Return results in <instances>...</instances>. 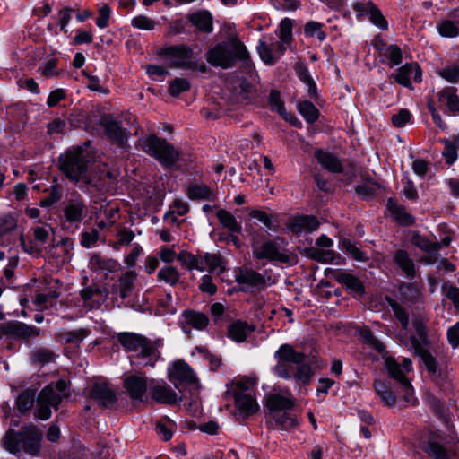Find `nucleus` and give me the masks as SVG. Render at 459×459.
I'll return each instance as SVG.
<instances>
[{
	"instance_id": "9",
	"label": "nucleus",
	"mask_w": 459,
	"mask_h": 459,
	"mask_svg": "<svg viewBox=\"0 0 459 459\" xmlns=\"http://www.w3.org/2000/svg\"><path fill=\"white\" fill-rule=\"evenodd\" d=\"M116 176L105 164L98 165L91 171L87 170L78 187L83 190H89L90 187L98 192L108 191L110 186L115 182Z\"/></svg>"
},
{
	"instance_id": "23",
	"label": "nucleus",
	"mask_w": 459,
	"mask_h": 459,
	"mask_svg": "<svg viewBox=\"0 0 459 459\" xmlns=\"http://www.w3.org/2000/svg\"><path fill=\"white\" fill-rule=\"evenodd\" d=\"M152 398L159 403L172 405L178 401L177 393L166 382L151 385Z\"/></svg>"
},
{
	"instance_id": "27",
	"label": "nucleus",
	"mask_w": 459,
	"mask_h": 459,
	"mask_svg": "<svg viewBox=\"0 0 459 459\" xmlns=\"http://www.w3.org/2000/svg\"><path fill=\"white\" fill-rule=\"evenodd\" d=\"M90 331L86 328L76 330H60L55 333V340L62 344H74L79 346L80 343L89 335Z\"/></svg>"
},
{
	"instance_id": "26",
	"label": "nucleus",
	"mask_w": 459,
	"mask_h": 459,
	"mask_svg": "<svg viewBox=\"0 0 459 459\" xmlns=\"http://www.w3.org/2000/svg\"><path fill=\"white\" fill-rule=\"evenodd\" d=\"M456 92L455 87L446 86L437 93L438 101L446 107L447 113L451 115L459 114V97Z\"/></svg>"
},
{
	"instance_id": "13",
	"label": "nucleus",
	"mask_w": 459,
	"mask_h": 459,
	"mask_svg": "<svg viewBox=\"0 0 459 459\" xmlns=\"http://www.w3.org/2000/svg\"><path fill=\"white\" fill-rule=\"evenodd\" d=\"M237 390L235 391V404L238 411L244 417H248L249 415L257 411L259 406L255 400L254 399L252 394L248 391L247 384L242 381H239L236 384Z\"/></svg>"
},
{
	"instance_id": "32",
	"label": "nucleus",
	"mask_w": 459,
	"mask_h": 459,
	"mask_svg": "<svg viewBox=\"0 0 459 459\" xmlns=\"http://www.w3.org/2000/svg\"><path fill=\"white\" fill-rule=\"evenodd\" d=\"M411 347L414 350L415 353L422 359L429 373L431 375L436 374V359L427 351L426 346L420 345V343L415 338H412Z\"/></svg>"
},
{
	"instance_id": "46",
	"label": "nucleus",
	"mask_w": 459,
	"mask_h": 459,
	"mask_svg": "<svg viewBox=\"0 0 459 459\" xmlns=\"http://www.w3.org/2000/svg\"><path fill=\"white\" fill-rule=\"evenodd\" d=\"M427 319L421 316H415L412 320V325L415 330L417 336H411L410 342H411V339L415 338L420 345L426 346L427 344Z\"/></svg>"
},
{
	"instance_id": "8",
	"label": "nucleus",
	"mask_w": 459,
	"mask_h": 459,
	"mask_svg": "<svg viewBox=\"0 0 459 459\" xmlns=\"http://www.w3.org/2000/svg\"><path fill=\"white\" fill-rule=\"evenodd\" d=\"M274 357L277 359L273 367V373L281 378L290 379L294 375L296 364H301L305 361L306 355L295 351L290 344H282L275 351Z\"/></svg>"
},
{
	"instance_id": "45",
	"label": "nucleus",
	"mask_w": 459,
	"mask_h": 459,
	"mask_svg": "<svg viewBox=\"0 0 459 459\" xmlns=\"http://www.w3.org/2000/svg\"><path fill=\"white\" fill-rule=\"evenodd\" d=\"M385 301L391 307L395 318L400 322L403 329L407 330L409 326V315L406 309L390 297H386Z\"/></svg>"
},
{
	"instance_id": "28",
	"label": "nucleus",
	"mask_w": 459,
	"mask_h": 459,
	"mask_svg": "<svg viewBox=\"0 0 459 459\" xmlns=\"http://www.w3.org/2000/svg\"><path fill=\"white\" fill-rule=\"evenodd\" d=\"M315 157L325 169L332 173L342 172L343 167L334 154L319 149L315 152Z\"/></svg>"
},
{
	"instance_id": "3",
	"label": "nucleus",
	"mask_w": 459,
	"mask_h": 459,
	"mask_svg": "<svg viewBox=\"0 0 459 459\" xmlns=\"http://www.w3.org/2000/svg\"><path fill=\"white\" fill-rule=\"evenodd\" d=\"M41 438L42 433L39 429L33 424H29L18 432L9 429L2 442L4 447L12 454H16L22 448L24 452L36 455L39 452Z\"/></svg>"
},
{
	"instance_id": "1",
	"label": "nucleus",
	"mask_w": 459,
	"mask_h": 459,
	"mask_svg": "<svg viewBox=\"0 0 459 459\" xmlns=\"http://www.w3.org/2000/svg\"><path fill=\"white\" fill-rule=\"evenodd\" d=\"M205 57L211 65L222 69L234 66L238 60L244 62L246 65L250 62L247 48L236 36L215 44L206 52Z\"/></svg>"
},
{
	"instance_id": "40",
	"label": "nucleus",
	"mask_w": 459,
	"mask_h": 459,
	"mask_svg": "<svg viewBox=\"0 0 459 459\" xmlns=\"http://www.w3.org/2000/svg\"><path fill=\"white\" fill-rule=\"evenodd\" d=\"M36 389L28 388L22 391L16 399V406L22 414L29 412L35 402Z\"/></svg>"
},
{
	"instance_id": "43",
	"label": "nucleus",
	"mask_w": 459,
	"mask_h": 459,
	"mask_svg": "<svg viewBox=\"0 0 459 459\" xmlns=\"http://www.w3.org/2000/svg\"><path fill=\"white\" fill-rule=\"evenodd\" d=\"M57 357L58 355L53 350L41 347L31 352L30 360L32 363L45 365L54 362Z\"/></svg>"
},
{
	"instance_id": "2",
	"label": "nucleus",
	"mask_w": 459,
	"mask_h": 459,
	"mask_svg": "<svg viewBox=\"0 0 459 459\" xmlns=\"http://www.w3.org/2000/svg\"><path fill=\"white\" fill-rule=\"evenodd\" d=\"M136 148L165 168H171L179 160L181 154L179 150L167 139L159 137L155 134L141 136L136 143Z\"/></svg>"
},
{
	"instance_id": "20",
	"label": "nucleus",
	"mask_w": 459,
	"mask_h": 459,
	"mask_svg": "<svg viewBox=\"0 0 459 459\" xmlns=\"http://www.w3.org/2000/svg\"><path fill=\"white\" fill-rule=\"evenodd\" d=\"M89 268L91 272L107 276L109 273H116L120 269V264L99 253L91 255L89 261Z\"/></svg>"
},
{
	"instance_id": "4",
	"label": "nucleus",
	"mask_w": 459,
	"mask_h": 459,
	"mask_svg": "<svg viewBox=\"0 0 459 459\" xmlns=\"http://www.w3.org/2000/svg\"><path fill=\"white\" fill-rule=\"evenodd\" d=\"M283 238H265L263 234L255 233L251 238V249L254 258L269 262L290 263L291 253L284 247Z\"/></svg>"
},
{
	"instance_id": "38",
	"label": "nucleus",
	"mask_w": 459,
	"mask_h": 459,
	"mask_svg": "<svg viewBox=\"0 0 459 459\" xmlns=\"http://www.w3.org/2000/svg\"><path fill=\"white\" fill-rule=\"evenodd\" d=\"M411 243L427 253H436L441 248V243H438L437 240H430L428 237L422 236L418 232L412 235Z\"/></svg>"
},
{
	"instance_id": "11",
	"label": "nucleus",
	"mask_w": 459,
	"mask_h": 459,
	"mask_svg": "<svg viewBox=\"0 0 459 459\" xmlns=\"http://www.w3.org/2000/svg\"><path fill=\"white\" fill-rule=\"evenodd\" d=\"M1 332L6 336L24 342H29L41 333L40 328L20 321H9L3 324Z\"/></svg>"
},
{
	"instance_id": "56",
	"label": "nucleus",
	"mask_w": 459,
	"mask_h": 459,
	"mask_svg": "<svg viewBox=\"0 0 459 459\" xmlns=\"http://www.w3.org/2000/svg\"><path fill=\"white\" fill-rule=\"evenodd\" d=\"M369 7L370 10L368 16L370 22L383 30H387L388 22L382 14L381 11L377 8V6L375 4H370Z\"/></svg>"
},
{
	"instance_id": "53",
	"label": "nucleus",
	"mask_w": 459,
	"mask_h": 459,
	"mask_svg": "<svg viewBox=\"0 0 459 459\" xmlns=\"http://www.w3.org/2000/svg\"><path fill=\"white\" fill-rule=\"evenodd\" d=\"M204 260L210 273L220 274L225 270L223 259L218 254H205Z\"/></svg>"
},
{
	"instance_id": "36",
	"label": "nucleus",
	"mask_w": 459,
	"mask_h": 459,
	"mask_svg": "<svg viewBox=\"0 0 459 459\" xmlns=\"http://www.w3.org/2000/svg\"><path fill=\"white\" fill-rule=\"evenodd\" d=\"M233 87L234 101L247 102L252 85L244 78H236L231 82Z\"/></svg>"
},
{
	"instance_id": "25",
	"label": "nucleus",
	"mask_w": 459,
	"mask_h": 459,
	"mask_svg": "<svg viewBox=\"0 0 459 459\" xmlns=\"http://www.w3.org/2000/svg\"><path fill=\"white\" fill-rule=\"evenodd\" d=\"M124 387L131 399L142 401L147 390V381L143 377L130 376L125 379Z\"/></svg>"
},
{
	"instance_id": "7",
	"label": "nucleus",
	"mask_w": 459,
	"mask_h": 459,
	"mask_svg": "<svg viewBox=\"0 0 459 459\" xmlns=\"http://www.w3.org/2000/svg\"><path fill=\"white\" fill-rule=\"evenodd\" d=\"M60 170L77 186L82 181L88 170V160L81 147L69 149L59 157Z\"/></svg>"
},
{
	"instance_id": "54",
	"label": "nucleus",
	"mask_w": 459,
	"mask_h": 459,
	"mask_svg": "<svg viewBox=\"0 0 459 459\" xmlns=\"http://www.w3.org/2000/svg\"><path fill=\"white\" fill-rule=\"evenodd\" d=\"M313 374L311 366L303 361L301 364H296L292 377L306 385L310 382Z\"/></svg>"
},
{
	"instance_id": "12",
	"label": "nucleus",
	"mask_w": 459,
	"mask_h": 459,
	"mask_svg": "<svg viewBox=\"0 0 459 459\" xmlns=\"http://www.w3.org/2000/svg\"><path fill=\"white\" fill-rule=\"evenodd\" d=\"M385 366L389 376L394 379L400 385L401 392L403 393V399L406 403L414 404L416 398L412 385L405 376V371L401 368V365L393 358L385 359Z\"/></svg>"
},
{
	"instance_id": "35",
	"label": "nucleus",
	"mask_w": 459,
	"mask_h": 459,
	"mask_svg": "<svg viewBox=\"0 0 459 459\" xmlns=\"http://www.w3.org/2000/svg\"><path fill=\"white\" fill-rule=\"evenodd\" d=\"M187 195L191 200H208L216 199L215 193L206 185L192 184L187 188Z\"/></svg>"
},
{
	"instance_id": "62",
	"label": "nucleus",
	"mask_w": 459,
	"mask_h": 459,
	"mask_svg": "<svg viewBox=\"0 0 459 459\" xmlns=\"http://www.w3.org/2000/svg\"><path fill=\"white\" fill-rule=\"evenodd\" d=\"M269 104L273 110L277 111L286 120L288 119L287 113L285 111L283 102L281 100V95L278 91L273 90L269 95Z\"/></svg>"
},
{
	"instance_id": "21",
	"label": "nucleus",
	"mask_w": 459,
	"mask_h": 459,
	"mask_svg": "<svg viewBox=\"0 0 459 459\" xmlns=\"http://www.w3.org/2000/svg\"><path fill=\"white\" fill-rule=\"evenodd\" d=\"M392 77L394 78L397 83L404 87L411 88V78H413L416 82L421 81V70L418 64L408 63L397 69L396 72L392 74Z\"/></svg>"
},
{
	"instance_id": "34",
	"label": "nucleus",
	"mask_w": 459,
	"mask_h": 459,
	"mask_svg": "<svg viewBox=\"0 0 459 459\" xmlns=\"http://www.w3.org/2000/svg\"><path fill=\"white\" fill-rule=\"evenodd\" d=\"M266 405L274 413L291 409L294 406V401L291 398L273 394L268 396Z\"/></svg>"
},
{
	"instance_id": "41",
	"label": "nucleus",
	"mask_w": 459,
	"mask_h": 459,
	"mask_svg": "<svg viewBox=\"0 0 459 459\" xmlns=\"http://www.w3.org/2000/svg\"><path fill=\"white\" fill-rule=\"evenodd\" d=\"M220 223L230 231L239 233L241 231V225L237 221L235 216L225 209H220L216 214Z\"/></svg>"
},
{
	"instance_id": "16",
	"label": "nucleus",
	"mask_w": 459,
	"mask_h": 459,
	"mask_svg": "<svg viewBox=\"0 0 459 459\" xmlns=\"http://www.w3.org/2000/svg\"><path fill=\"white\" fill-rule=\"evenodd\" d=\"M161 55L171 57L168 65L172 68L186 69L187 65L193 58V50L191 48L179 45L167 48L161 51Z\"/></svg>"
},
{
	"instance_id": "55",
	"label": "nucleus",
	"mask_w": 459,
	"mask_h": 459,
	"mask_svg": "<svg viewBox=\"0 0 459 459\" xmlns=\"http://www.w3.org/2000/svg\"><path fill=\"white\" fill-rule=\"evenodd\" d=\"M440 142L444 144L442 156L444 157L446 164L452 165L458 158L456 146L447 138L441 139Z\"/></svg>"
},
{
	"instance_id": "64",
	"label": "nucleus",
	"mask_w": 459,
	"mask_h": 459,
	"mask_svg": "<svg viewBox=\"0 0 459 459\" xmlns=\"http://www.w3.org/2000/svg\"><path fill=\"white\" fill-rule=\"evenodd\" d=\"M279 38L282 43L289 44L292 39V22L289 18L283 19L279 25Z\"/></svg>"
},
{
	"instance_id": "58",
	"label": "nucleus",
	"mask_w": 459,
	"mask_h": 459,
	"mask_svg": "<svg viewBox=\"0 0 459 459\" xmlns=\"http://www.w3.org/2000/svg\"><path fill=\"white\" fill-rule=\"evenodd\" d=\"M131 25L134 28L143 30H153L157 22L146 15H138L131 21Z\"/></svg>"
},
{
	"instance_id": "31",
	"label": "nucleus",
	"mask_w": 459,
	"mask_h": 459,
	"mask_svg": "<svg viewBox=\"0 0 459 459\" xmlns=\"http://www.w3.org/2000/svg\"><path fill=\"white\" fill-rule=\"evenodd\" d=\"M394 262L406 274L412 279L415 276V265L408 252L403 249H397L394 252Z\"/></svg>"
},
{
	"instance_id": "48",
	"label": "nucleus",
	"mask_w": 459,
	"mask_h": 459,
	"mask_svg": "<svg viewBox=\"0 0 459 459\" xmlns=\"http://www.w3.org/2000/svg\"><path fill=\"white\" fill-rule=\"evenodd\" d=\"M298 108L299 113L307 123L312 124L318 119L319 111L312 102L308 100L301 101L299 103Z\"/></svg>"
},
{
	"instance_id": "61",
	"label": "nucleus",
	"mask_w": 459,
	"mask_h": 459,
	"mask_svg": "<svg viewBox=\"0 0 459 459\" xmlns=\"http://www.w3.org/2000/svg\"><path fill=\"white\" fill-rule=\"evenodd\" d=\"M273 418L275 420L277 424L285 429L292 428L297 425L296 418L286 411L273 413Z\"/></svg>"
},
{
	"instance_id": "42",
	"label": "nucleus",
	"mask_w": 459,
	"mask_h": 459,
	"mask_svg": "<svg viewBox=\"0 0 459 459\" xmlns=\"http://www.w3.org/2000/svg\"><path fill=\"white\" fill-rule=\"evenodd\" d=\"M388 207L398 223L402 225H411L414 222L413 217L406 212L405 208L402 205H398L392 198L388 199Z\"/></svg>"
},
{
	"instance_id": "44",
	"label": "nucleus",
	"mask_w": 459,
	"mask_h": 459,
	"mask_svg": "<svg viewBox=\"0 0 459 459\" xmlns=\"http://www.w3.org/2000/svg\"><path fill=\"white\" fill-rule=\"evenodd\" d=\"M425 452L434 459H452L455 455L437 441H429L425 448Z\"/></svg>"
},
{
	"instance_id": "47",
	"label": "nucleus",
	"mask_w": 459,
	"mask_h": 459,
	"mask_svg": "<svg viewBox=\"0 0 459 459\" xmlns=\"http://www.w3.org/2000/svg\"><path fill=\"white\" fill-rule=\"evenodd\" d=\"M157 277L160 281L174 286L178 282L180 274L176 267L168 265L158 272Z\"/></svg>"
},
{
	"instance_id": "49",
	"label": "nucleus",
	"mask_w": 459,
	"mask_h": 459,
	"mask_svg": "<svg viewBox=\"0 0 459 459\" xmlns=\"http://www.w3.org/2000/svg\"><path fill=\"white\" fill-rule=\"evenodd\" d=\"M399 292L405 301L417 303L420 301L421 293L419 288L412 283H403L399 288Z\"/></svg>"
},
{
	"instance_id": "39",
	"label": "nucleus",
	"mask_w": 459,
	"mask_h": 459,
	"mask_svg": "<svg viewBox=\"0 0 459 459\" xmlns=\"http://www.w3.org/2000/svg\"><path fill=\"white\" fill-rule=\"evenodd\" d=\"M186 324L196 330H204L209 324V318L201 312L186 310L183 313Z\"/></svg>"
},
{
	"instance_id": "29",
	"label": "nucleus",
	"mask_w": 459,
	"mask_h": 459,
	"mask_svg": "<svg viewBox=\"0 0 459 459\" xmlns=\"http://www.w3.org/2000/svg\"><path fill=\"white\" fill-rule=\"evenodd\" d=\"M188 21L199 30L211 33L213 30L212 14L205 10H200L187 16Z\"/></svg>"
},
{
	"instance_id": "60",
	"label": "nucleus",
	"mask_w": 459,
	"mask_h": 459,
	"mask_svg": "<svg viewBox=\"0 0 459 459\" xmlns=\"http://www.w3.org/2000/svg\"><path fill=\"white\" fill-rule=\"evenodd\" d=\"M189 212V205L182 200L176 199L169 206V210L165 213L164 218L169 219V216L177 214L178 216H184Z\"/></svg>"
},
{
	"instance_id": "24",
	"label": "nucleus",
	"mask_w": 459,
	"mask_h": 459,
	"mask_svg": "<svg viewBox=\"0 0 459 459\" xmlns=\"http://www.w3.org/2000/svg\"><path fill=\"white\" fill-rule=\"evenodd\" d=\"M334 280L344 286L354 297H362L365 293L363 282L355 275L342 271L334 273Z\"/></svg>"
},
{
	"instance_id": "50",
	"label": "nucleus",
	"mask_w": 459,
	"mask_h": 459,
	"mask_svg": "<svg viewBox=\"0 0 459 459\" xmlns=\"http://www.w3.org/2000/svg\"><path fill=\"white\" fill-rule=\"evenodd\" d=\"M437 74L451 84L459 83V66L456 64L446 65L445 67L438 69Z\"/></svg>"
},
{
	"instance_id": "18",
	"label": "nucleus",
	"mask_w": 459,
	"mask_h": 459,
	"mask_svg": "<svg viewBox=\"0 0 459 459\" xmlns=\"http://www.w3.org/2000/svg\"><path fill=\"white\" fill-rule=\"evenodd\" d=\"M101 126L105 134L117 146L123 148L128 141V133L122 128L120 123L111 117H104L101 119Z\"/></svg>"
},
{
	"instance_id": "51",
	"label": "nucleus",
	"mask_w": 459,
	"mask_h": 459,
	"mask_svg": "<svg viewBox=\"0 0 459 459\" xmlns=\"http://www.w3.org/2000/svg\"><path fill=\"white\" fill-rule=\"evenodd\" d=\"M307 255L320 263H331L333 261L335 254L332 250H323L318 247H310L307 250Z\"/></svg>"
},
{
	"instance_id": "37",
	"label": "nucleus",
	"mask_w": 459,
	"mask_h": 459,
	"mask_svg": "<svg viewBox=\"0 0 459 459\" xmlns=\"http://www.w3.org/2000/svg\"><path fill=\"white\" fill-rule=\"evenodd\" d=\"M102 290L98 285H90L83 288L80 291V295L83 300V307L88 310L98 309L100 307L99 301L93 300L95 296L101 295Z\"/></svg>"
},
{
	"instance_id": "14",
	"label": "nucleus",
	"mask_w": 459,
	"mask_h": 459,
	"mask_svg": "<svg viewBox=\"0 0 459 459\" xmlns=\"http://www.w3.org/2000/svg\"><path fill=\"white\" fill-rule=\"evenodd\" d=\"M381 61L386 63L390 67L396 66L402 63L403 53L401 48L397 45H388L380 37H376L372 42Z\"/></svg>"
},
{
	"instance_id": "17",
	"label": "nucleus",
	"mask_w": 459,
	"mask_h": 459,
	"mask_svg": "<svg viewBox=\"0 0 459 459\" xmlns=\"http://www.w3.org/2000/svg\"><path fill=\"white\" fill-rule=\"evenodd\" d=\"M235 278L237 283L245 285L244 290H261L266 285L265 276L248 267L238 268Z\"/></svg>"
},
{
	"instance_id": "57",
	"label": "nucleus",
	"mask_w": 459,
	"mask_h": 459,
	"mask_svg": "<svg viewBox=\"0 0 459 459\" xmlns=\"http://www.w3.org/2000/svg\"><path fill=\"white\" fill-rule=\"evenodd\" d=\"M323 24L315 21L307 22L304 26V33L307 37H316L319 41H324L326 38L322 30Z\"/></svg>"
},
{
	"instance_id": "59",
	"label": "nucleus",
	"mask_w": 459,
	"mask_h": 459,
	"mask_svg": "<svg viewBox=\"0 0 459 459\" xmlns=\"http://www.w3.org/2000/svg\"><path fill=\"white\" fill-rule=\"evenodd\" d=\"M190 89V82L185 78H175L169 86V92L172 96H178L180 93Z\"/></svg>"
},
{
	"instance_id": "22",
	"label": "nucleus",
	"mask_w": 459,
	"mask_h": 459,
	"mask_svg": "<svg viewBox=\"0 0 459 459\" xmlns=\"http://www.w3.org/2000/svg\"><path fill=\"white\" fill-rule=\"evenodd\" d=\"M320 222L314 215H298L288 220L286 226L294 234L302 231L313 232L317 230Z\"/></svg>"
},
{
	"instance_id": "33",
	"label": "nucleus",
	"mask_w": 459,
	"mask_h": 459,
	"mask_svg": "<svg viewBox=\"0 0 459 459\" xmlns=\"http://www.w3.org/2000/svg\"><path fill=\"white\" fill-rule=\"evenodd\" d=\"M137 273L134 271H126L121 273L118 279L119 296L126 299L133 292Z\"/></svg>"
},
{
	"instance_id": "5",
	"label": "nucleus",
	"mask_w": 459,
	"mask_h": 459,
	"mask_svg": "<svg viewBox=\"0 0 459 459\" xmlns=\"http://www.w3.org/2000/svg\"><path fill=\"white\" fill-rule=\"evenodd\" d=\"M117 339L126 351L143 359L144 365L153 366L160 357L156 343L142 334L119 333Z\"/></svg>"
},
{
	"instance_id": "15",
	"label": "nucleus",
	"mask_w": 459,
	"mask_h": 459,
	"mask_svg": "<svg viewBox=\"0 0 459 459\" xmlns=\"http://www.w3.org/2000/svg\"><path fill=\"white\" fill-rule=\"evenodd\" d=\"M169 380L175 387L180 390L183 385H193L197 384V377L192 368L183 361H177L169 370Z\"/></svg>"
},
{
	"instance_id": "19",
	"label": "nucleus",
	"mask_w": 459,
	"mask_h": 459,
	"mask_svg": "<svg viewBox=\"0 0 459 459\" xmlns=\"http://www.w3.org/2000/svg\"><path fill=\"white\" fill-rule=\"evenodd\" d=\"M90 396L105 408L111 407L117 402L113 389L105 382H95L90 389Z\"/></svg>"
},
{
	"instance_id": "52",
	"label": "nucleus",
	"mask_w": 459,
	"mask_h": 459,
	"mask_svg": "<svg viewBox=\"0 0 459 459\" xmlns=\"http://www.w3.org/2000/svg\"><path fill=\"white\" fill-rule=\"evenodd\" d=\"M174 430V422L167 417L162 418L156 423V432L158 435L161 436L164 441H168L171 438Z\"/></svg>"
},
{
	"instance_id": "63",
	"label": "nucleus",
	"mask_w": 459,
	"mask_h": 459,
	"mask_svg": "<svg viewBox=\"0 0 459 459\" xmlns=\"http://www.w3.org/2000/svg\"><path fill=\"white\" fill-rule=\"evenodd\" d=\"M438 32L442 37L455 38L459 35V27L452 21H443L437 27Z\"/></svg>"
},
{
	"instance_id": "30",
	"label": "nucleus",
	"mask_w": 459,
	"mask_h": 459,
	"mask_svg": "<svg viewBox=\"0 0 459 459\" xmlns=\"http://www.w3.org/2000/svg\"><path fill=\"white\" fill-rule=\"evenodd\" d=\"M255 331V327L246 322L237 320L228 327V336L237 342L246 341L247 335Z\"/></svg>"
},
{
	"instance_id": "10",
	"label": "nucleus",
	"mask_w": 459,
	"mask_h": 459,
	"mask_svg": "<svg viewBox=\"0 0 459 459\" xmlns=\"http://www.w3.org/2000/svg\"><path fill=\"white\" fill-rule=\"evenodd\" d=\"M62 402V395L55 393L53 385L45 386L38 394L34 416L46 420L51 416V409L57 410Z\"/></svg>"
},
{
	"instance_id": "6",
	"label": "nucleus",
	"mask_w": 459,
	"mask_h": 459,
	"mask_svg": "<svg viewBox=\"0 0 459 459\" xmlns=\"http://www.w3.org/2000/svg\"><path fill=\"white\" fill-rule=\"evenodd\" d=\"M89 215V207L81 194L72 191L63 203L61 225L65 230L78 229Z\"/></svg>"
}]
</instances>
